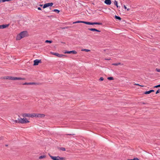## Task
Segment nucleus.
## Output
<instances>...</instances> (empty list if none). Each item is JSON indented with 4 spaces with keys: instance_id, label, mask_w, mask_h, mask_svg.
<instances>
[{
    "instance_id": "nucleus-1",
    "label": "nucleus",
    "mask_w": 160,
    "mask_h": 160,
    "mask_svg": "<svg viewBox=\"0 0 160 160\" xmlns=\"http://www.w3.org/2000/svg\"><path fill=\"white\" fill-rule=\"evenodd\" d=\"M28 35V32L27 31H24L22 32L16 37V39L17 40H20L22 38H24Z\"/></svg>"
},
{
    "instance_id": "nucleus-2",
    "label": "nucleus",
    "mask_w": 160,
    "mask_h": 160,
    "mask_svg": "<svg viewBox=\"0 0 160 160\" xmlns=\"http://www.w3.org/2000/svg\"><path fill=\"white\" fill-rule=\"evenodd\" d=\"M14 122L22 124H25L30 122V121L27 120L26 118H18V120H14Z\"/></svg>"
},
{
    "instance_id": "nucleus-3",
    "label": "nucleus",
    "mask_w": 160,
    "mask_h": 160,
    "mask_svg": "<svg viewBox=\"0 0 160 160\" xmlns=\"http://www.w3.org/2000/svg\"><path fill=\"white\" fill-rule=\"evenodd\" d=\"M48 155L53 160H65V158L64 157H60L59 156H52L50 154H48Z\"/></svg>"
},
{
    "instance_id": "nucleus-4",
    "label": "nucleus",
    "mask_w": 160,
    "mask_h": 160,
    "mask_svg": "<svg viewBox=\"0 0 160 160\" xmlns=\"http://www.w3.org/2000/svg\"><path fill=\"white\" fill-rule=\"evenodd\" d=\"M6 79H7L11 80H24L25 79L24 78L16 77L12 76H8L6 77Z\"/></svg>"
},
{
    "instance_id": "nucleus-5",
    "label": "nucleus",
    "mask_w": 160,
    "mask_h": 160,
    "mask_svg": "<svg viewBox=\"0 0 160 160\" xmlns=\"http://www.w3.org/2000/svg\"><path fill=\"white\" fill-rule=\"evenodd\" d=\"M53 4V3L52 2L46 3L44 5L43 8H44L49 6H52Z\"/></svg>"
},
{
    "instance_id": "nucleus-6",
    "label": "nucleus",
    "mask_w": 160,
    "mask_h": 160,
    "mask_svg": "<svg viewBox=\"0 0 160 160\" xmlns=\"http://www.w3.org/2000/svg\"><path fill=\"white\" fill-rule=\"evenodd\" d=\"M102 25V23L101 22H88V25Z\"/></svg>"
},
{
    "instance_id": "nucleus-7",
    "label": "nucleus",
    "mask_w": 160,
    "mask_h": 160,
    "mask_svg": "<svg viewBox=\"0 0 160 160\" xmlns=\"http://www.w3.org/2000/svg\"><path fill=\"white\" fill-rule=\"evenodd\" d=\"M41 60L36 59L34 61V66L37 65L39 63H41Z\"/></svg>"
},
{
    "instance_id": "nucleus-8",
    "label": "nucleus",
    "mask_w": 160,
    "mask_h": 160,
    "mask_svg": "<svg viewBox=\"0 0 160 160\" xmlns=\"http://www.w3.org/2000/svg\"><path fill=\"white\" fill-rule=\"evenodd\" d=\"M64 53H68V54H70V53H72L73 54H76L77 53V52L75 51H66L65 52H64Z\"/></svg>"
},
{
    "instance_id": "nucleus-9",
    "label": "nucleus",
    "mask_w": 160,
    "mask_h": 160,
    "mask_svg": "<svg viewBox=\"0 0 160 160\" xmlns=\"http://www.w3.org/2000/svg\"><path fill=\"white\" fill-rule=\"evenodd\" d=\"M52 54L54 55H55L58 57H61L63 56H65L64 55H63V54H59L58 53H56V52H55V53H54V52H53L52 53Z\"/></svg>"
},
{
    "instance_id": "nucleus-10",
    "label": "nucleus",
    "mask_w": 160,
    "mask_h": 160,
    "mask_svg": "<svg viewBox=\"0 0 160 160\" xmlns=\"http://www.w3.org/2000/svg\"><path fill=\"white\" fill-rule=\"evenodd\" d=\"M9 24L0 25V29H3L7 28L9 26Z\"/></svg>"
},
{
    "instance_id": "nucleus-11",
    "label": "nucleus",
    "mask_w": 160,
    "mask_h": 160,
    "mask_svg": "<svg viewBox=\"0 0 160 160\" xmlns=\"http://www.w3.org/2000/svg\"><path fill=\"white\" fill-rule=\"evenodd\" d=\"M88 30L90 31H93V32L96 31V32H101V31L100 30H98L96 28H89L88 29Z\"/></svg>"
},
{
    "instance_id": "nucleus-12",
    "label": "nucleus",
    "mask_w": 160,
    "mask_h": 160,
    "mask_svg": "<svg viewBox=\"0 0 160 160\" xmlns=\"http://www.w3.org/2000/svg\"><path fill=\"white\" fill-rule=\"evenodd\" d=\"M22 116L24 117H31V114L25 113L23 114Z\"/></svg>"
},
{
    "instance_id": "nucleus-13",
    "label": "nucleus",
    "mask_w": 160,
    "mask_h": 160,
    "mask_svg": "<svg viewBox=\"0 0 160 160\" xmlns=\"http://www.w3.org/2000/svg\"><path fill=\"white\" fill-rule=\"evenodd\" d=\"M23 85H36L38 84L36 83L35 82H25L23 84Z\"/></svg>"
},
{
    "instance_id": "nucleus-14",
    "label": "nucleus",
    "mask_w": 160,
    "mask_h": 160,
    "mask_svg": "<svg viewBox=\"0 0 160 160\" xmlns=\"http://www.w3.org/2000/svg\"><path fill=\"white\" fill-rule=\"evenodd\" d=\"M104 3L108 5H110L111 4V0H105L104 1Z\"/></svg>"
},
{
    "instance_id": "nucleus-15",
    "label": "nucleus",
    "mask_w": 160,
    "mask_h": 160,
    "mask_svg": "<svg viewBox=\"0 0 160 160\" xmlns=\"http://www.w3.org/2000/svg\"><path fill=\"white\" fill-rule=\"evenodd\" d=\"M37 117L43 118L45 116V115L43 114H37Z\"/></svg>"
},
{
    "instance_id": "nucleus-16",
    "label": "nucleus",
    "mask_w": 160,
    "mask_h": 160,
    "mask_svg": "<svg viewBox=\"0 0 160 160\" xmlns=\"http://www.w3.org/2000/svg\"><path fill=\"white\" fill-rule=\"evenodd\" d=\"M112 65L114 66H118V65H123V64H121L120 62H118L117 63H112Z\"/></svg>"
},
{
    "instance_id": "nucleus-17",
    "label": "nucleus",
    "mask_w": 160,
    "mask_h": 160,
    "mask_svg": "<svg viewBox=\"0 0 160 160\" xmlns=\"http://www.w3.org/2000/svg\"><path fill=\"white\" fill-rule=\"evenodd\" d=\"M115 18L116 19L120 20L121 19V18L120 17L116 16V15H115Z\"/></svg>"
},
{
    "instance_id": "nucleus-18",
    "label": "nucleus",
    "mask_w": 160,
    "mask_h": 160,
    "mask_svg": "<svg viewBox=\"0 0 160 160\" xmlns=\"http://www.w3.org/2000/svg\"><path fill=\"white\" fill-rule=\"evenodd\" d=\"M31 117H37V114L35 113H33V114H31Z\"/></svg>"
},
{
    "instance_id": "nucleus-19",
    "label": "nucleus",
    "mask_w": 160,
    "mask_h": 160,
    "mask_svg": "<svg viewBox=\"0 0 160 160\" xmlns=\"http://www.w3.org/2000/svg\"><path fill=\"white\" fill-rule=\"evenodd\" d=\"M46 157V156L45 155L41 156L39 157V159H42V158H45Z\"/></svg>"
},
{
    "instance_id": "nucleus-20",
    "label": "nucleus",
    "mask_w": 160,
    "mask_h": 160,
    "mask_svg": "<svg viewBox=\"0 0 160 160\" xmlns=\"http://www.w3.org/2000/svg\"><path fill=\"white\" fill-rule=\"evenodd\" d=\"M52 40H46L45 41V43H52Z\"/></svg>"
},
{
    "instance_id": "nucleus-21",
    "label": "nucleus",
    "mask_w": 160,
    "mask_h": 160,
    "mask_svg": "<svg viewBox=\"0 0 160 160\" xmlns=\"http://www.w3.org/2000/svg\"><path fill=\"white\" fill-rule=\"evenodd\" d=\"M114 4L115 5H116L117 8L118 7V2L116 0L114 2Z\"/></svg>"
},
{
    "instance_id": "nucleus-22",
    "label": "nucleus",
    "mask_w": 160,
    "mask_h": 160,
    "mask_svg": "<svg viewBox=\"0 0 160 160\" xmlns=\"http://www.w3.org/2000/svg\"><path fill=\"white\" fill-rule=\"evenodd\" d=\"M53 12H57V13H58L60 11L58 9H55L53 10H52Z\"/></svg>"
},
{
    "instance_id": "nucleus-23",
    "label": "nucleus",
    "mask_w": 160,
    "mask_h": 160,
    "mask_svg": "<svg viewBox=\"0 0 160 160\" xmlns=\"http://www.w3.org/2000/svg\"><path fill=\"white\" fill-rule=\"evenodd\" d=\"M108 79L109 80H112L113 79V78L112 77H109L108 78Z\"/></svg>"
},
{
    "instance_id": "nucleus-24",
    "label": "nucleus",
    "mask_w": 160,
    "mask_h": 160,
    "mask_svg": "<svg viewBox=\"0 0 160 160\" xmlns=\"http://www.w3.org/2000/svg\"><path fill=\"white\" fill-rule=\"evenodd\" d=\"M81 22H82V21H76V22H73V23L75 24V23H82Z\"/></svg>"
},
{
    "instance_id": "nucleus-25",
    "label": "nucleus",
    "mask_w": 160,
    "mask_h": 160,
    "mask_svg": "<svg viewBox=\"0 0 160 160\" xmlns=\"http://www.w3.org/2000/svg\"><path fill=\"white\" fill-rule=\"evenodd\" d=\"M150 93V91H146V92H144V94H149Z\"/></svg>"
},
{
    "instance_id": "nucleus-26",
    "label": "nucleus",
    "mask_w": 160,
    "mask_h": 160,
    "mask_svg": "<svg viewBox=\"0 0 160 160\" xmlns=\"http://www.w3.org/2000/svg\"><path fill=\"white\" fill-rule=\"evenodd\" d=\"M60 149L62 151H65L66 150L65 148L62 147L60 148Z\"/></svg>"
},
{
    "instance_id": "nucleus-27",
    "label": "nucleus",
    "mask_w": 160,
    "mask_h": 160,
    "mask_svg": "<svg viewBox=\"0 0 160 160\" xmlns=\"http://www.w3.org/2000/svg\"><path fill=\"white\" fill-rule=\"evenodd\" d=\"M81 22L82 23H85V24H88V22H86V21H82Z\"/></svg>"
},
{
    "instance_id": "nucleus-28",
    "label": "nucleus",
    "mask_w": 160,
    "mask_h": 160,
    "mask_svg": "<svg viewBox=\"0 0 160 160\" xmlns=\"http://www.w3.org/2000/svg\"><path fill=\"white\" fill-rule=\"evenodd\" d=\"M156 71L158 72H160V69L156 68Z\"/></svg>"
},
{
    "instance_id": "nucleus-29",
    "label": "nucleus",
    "mask_w": 160,
    "mask_h": 160,
    "mask_svg": "<svg viewBox=\"0 0 160 160\" xmlns=\"http://www.w3.org/2000/svg\"><path fill=\"white\" fill-rule=\"evenodd\" d=\"M99 80L100 81H102L103 80L104 78L103 77H101L99 78Z\"/></svg>"
},
{
    "instance_id": "nucleus-30",
    "label": "nucleus",
    "mask_w": 160,
    "mask_h": 160,
    "mask_svg": "<svg viewBox=\"0 0 160 160\" xmlns=\"http://www.w3.org/2000/svg\"><path fill=\"white\" fill-rule=\"evenodd\" d=\"M68 28V27H62V28H61L62 29H66V28Z\"/></svg>"
},
{
    "instance_id": "nucleus-31",
    "label": "nucleus",
    "mask_w": 160,
    "mask_h": 160,
    "mask_svg": "<svg viewBox=\"0 0 160 160\" xmlns=\"http://www.w3.org/2000/svg\"><path fill=\"white\" fill-rule=\"evenodd\" d=\"M82 50L83 51H85L87 52L90 51V50H89L87 49H84Z\"/></svg>"
},
{
    "instance_id": "nucleus-32",
    "label": "nucleus",
    "mask_w": 160,
    "mask_h": 160,
    "mask_svg": "<svg viewBox=\"0 0 160 160\" xmlns=\"http://www.w3.org/2000/svg\"><path fill=\"white\" fill-rule=\"evenodd\" d=\"M159 87H160V84L154 86V88H157Z\"/></svg>"
},
{
    "instance_id": "nucleus-33",
    "label": "nucleus",
    "mask_w": 160,
    "mask_h": 160,
    "mask_svg": "<svg viewBox=\"0 0 160 160\" xmlns=\"http://www.w3.org/2000/svg\"><path fill=\"white\" fill-rule=\"evenodd\" d=\"M160 90L159 89H158V90L156 92V94H157L158 93L160 92Z\"/></svg>"
},
{
    "instance_id": "nucleus-34",
    "label": "nucleus",
    "mask_w": 160,
    "mask_h": 160,
    "mask_svg": "<svg viewBox=\"0 0 160 160\" xmlns=\"http://www.w3.org/2000/svg\"><path fill=\"white\" fill-rule=\"evenodd\" d=\"M66 135H75V134H66Z\"/></svg>"
},
{
    "instance_id": "nucleus-35",
    "label": "nucleus",
    "mask_w": 160,
    "mask_h": 160,
    "mask_svg": "<svg viewBox=\"0 0 160 160\" xmlns=\"http://www.w3.org/2000/svg\"><path fill=\"white\" fill-rule=\"evenodd\" d=\"M150 91V93L152 92H154V91L153 90H149Z\"/></svg>"
},
{
    "instance_id": "nucleus-36",
    "label": "nucleus",
    "mask_w": 160,
    "mask_h": 160,
    "mask_svg": "<svg viewBox=\"0 0 160 160\" xmlns=\"http://www.w3.org/2000/svg\"><path fill=\"white\" fill-rule=\"evenodd\" d=\"M134 85H135L138 86H140V85L138 83H135Z\"/></svg>"
},
{
    "instance_id": "nucleus-37",
    "label": "nucleus",
    "mask_w": 160,
    "mask_h": 160,
    "mask_svg": "<svg viewBox=\"0 0 160 160\" xmlns=\"http://www.w3.org/2000/svg\"><path fill=\"white\" fill-rule=\"evenodd\" d=\"M38 10H41V8L40 7H38Z\"/></svg>"
},
{
    "instance_id": "nucleus-38",
    "label": "nucleus",
    "mask_w": 160,
    "mask_h": 160,
    "mask_svg": "<svg viewBox=\"0 0 160 160\" xmlns=\"http://www.w3.org/2000/svg\"><path fill=\"white\" fill-rule=\"evenodd\" d=\"M124 7L125 9H127V7L125 5L124 6Z\"/></svg>"
},
{
    "instance_id": "nucleus-39",
    "label": "nucleus",
    "mask_w": 160,
    "mask_h": 160,
    "mask_svg": "<svg viewBox=\"0 0 160 160\" xmlns=\"http://www.w3.org/2000/svg\"><path fill=\"white\" fill-rule=\"evenodd\" d=\"M140 86V87H144L142 85H140V86Z\"/></svg>"
},
{
    "instance_id": "nucleus-40",
    "label": "nucleus",
    "mask_w": 160,
    "mask_h": 160,
    "mask_svg": "<svg viewBox=\"0 0 160 160\" xmlns=\"http://www.w3.org/2000/svg\"><path fill=\"white\" fill-rule=\"evenodd\" d=\"M110 59H105V60H109Z\"/></svg>"
},
{
    "instance_id": "nucleus-41",
    "label": "nucleus",
    "mask_w": 160,
    "mask_h": 160,
    "mask_svg": "<svg viewBox=\"0 0 160 160\" xmlns=\"http://www.w3.org/2000/svg\"><path fill=\"white\" fill-rule=\"evenodd\" d=\"M39 5H40V6H42L43 5H41V4H40Z\"/></svg>"
},
{
    "instance_id": "nucleus-42",
    "label": "nucleus",
    "mask_w": 160,
    "mask_h": 160,
    "mask_svg": "<svg viewBox=\"0 0 160 160\" xmlns=\"http://www.w3.org/2000/svg\"><path fill=\"white\" fill-rule=\"evenodd\" d=\"M5 146H6L7 147L8 146V145H6Z\"/></svg>"
},
{
    "instance_id": "nucleus-43",
    "label": "nucleus",
    "mask_w": 160,
    "mask_h": 160,
    "mask_svg": "<svg viewBox=\"0 0 160 160\" xmlns=\"http://www.w3.org/2000/svg\"><path fill=\"white\" fill-rule=\"evenodd\" d=\"M143 103V104H145V103H144V102H143V103Z\"/></svg>"
},
{
    "instance_id": "nucleus-44",
    "label": "nucleus",
    "mask_w": 160,
    "mask_h": 160,
    "mask_svg": "<svg viewBox=\"0 0 160 160\" xmlns=\"http://www.w3.org/2000/svg\"><path fill=\"white\" fill-rule=\"evenodd\" d=\"M1 139H1V138H0V140H1Z\"/></svg>"
}]
</instances>
